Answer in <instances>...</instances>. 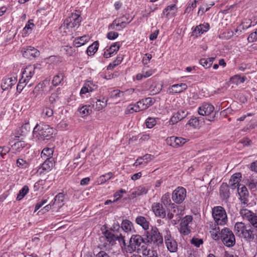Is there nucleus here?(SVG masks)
I'll use <instances>...</instances> for the list:
<instances>
[{
	"label": "nucleus",
	"mask_w": 257,
	"mask_h": 257,
	"mask_svg": "<svg viewBox=\"0 0 257 257\" xmlns=\"http://www.w3.org/2000/svg\"><path fill=\"white\" fill-rule=\"evenodd\" d=\"M55 130L47 124L43 123L37 124L33 132V136L39 140H49Z\"/></svg>",
	"instance_id": "f257e3e1"
},
{
	"label": "nucleus",
	"mask_w": 257,
	"mask_h": 257,
	"mask_svg": "<svg viewBox=\"0 0 257 257\" xmlns=\"http://www.w3.org/2000/svg\"><path fill=\"white\" fill-rule=\"evenodd\" d=\"M80 22V15L73 13L71 16L65 20L63 24L60 27V32L63 34L72 32L79 26Z\"/></svg>",
	"instance_id": "f03ea898"
},
{
	"label": "nucleus",
	"mask_w": 257,
	"mask_h": 257,
	"mask_svg": "<svg viewBox=\"0 0 257 257\" xmlns=\"http://www.w3.org/2000/svg\"><path fill=\"white\" fill-rule=\"evenodd\" d=\"M234 231L237 236L246 241H250L253 238V230L251 228L247 229L245 224L242 222L235 223Z\"/></svg>",
	"instance_id": "7ed1b4c3"
},
{
	"label": "nucleus",
	"mask_w": 257,
	"mask_h": 257,
	"mask_svg": "<svg viewBox=\"0 0 257 257\" xmlns=\"http://www.w3.org/2000/svg\"><path fill=\"white\" fill-rule=\"evenodd\" d=\"M212 215L216 225H224L228 221L226 212L225 209L220 206H215L212 208Z\"/></svg>",
	"instance_id": "20e7f679"
},
{
	"label": "nucleus",
	"mask_w": 257,
	"mask_h": 257,
	"mask_svg": "<svg viewBox=\"0 0 257 257\" xmlns=\"http://www.w3.org/2000/svg\"><path fill=\"white\" fill-rule=\"evenodd\" d=\"M221 239L223 244L227 247L233 246L235 243L234 234L228 228H224L221 230Z\"/></svg>",
	"instance_id": "39448f33"
},
{
	"label": "nucleus",
	"mask_w": 257,
	"mask_h": 257,
	"mask_svg": "<svg viewBox=\"0 0 257 257\" xmlns=\"http://www.w3.org/2000/svg\"><path fill=\"white\" fill-rule=\"evenodd\" d=\"M164 241L168 251L170 252H176L178 250V244L176 241L172 236L168 228L164 230Z\"/></svg>",
	"instance_id": "423d86ee"
},
{
	"label": "nucleus",
	"mask_w": 257,
	"mask_h": 257,
	"mask_svg": "<svg viewBox=\"0 0 257 257\" xmlns=\"http://www.w3.org/2000/svg\"><path fill=\"white\" fill-rule=\"evenodd\" d=\"M146 236L149 242L157 244L163 243V237L159 232L158 229L155 226L152 227L150 230L147 232Z\"/></svg>",
	"instance_id": "0eeeda50"
},
{
	"label": "nucleus",
	"mask_w": 257,
	"mask_h": 257,
	"mask_svg": "<svg viewBox=\"0 0 257 257\" xmlns=\"http://www.w3.org/2000/svg\"><path fill=\"white\" fill-rule=\"evenodd\" d=\"M125 20L127 18L123 16L115 19L112 23L108 26V29L116 31H121L126 27V25L129 24L132 20H131L129 22H125Z\"/></svg>",
	"instance_id": "6e6552de"
},
{
	"label": "nucleus",
	"mask_w": 257,
	"mask_h": 257,
	"mask_svg": "<svg viewBox=\"0 0 257 257\" xmlns=\"http://www.w3.org/2000/svg\"><path fill=\"white\" fill-rule=\"evenodd\" d=\"M104 237L109 244L113 245L116 240H118L120 243L125 245L124 236L121 234H114L113 232L106 230L104 233Z\"/></svg>",
	"instance_id": "1a4fd4ad"
},
{
	"label": "nucleus",
	"mask_w": 257,
	"mask_h": 257,
	"mask_svg": "<svg viewBox=\"0 0 257 257\" xmlns=\"http://www.w3.org/2000/svg\"><path fill=\"white\" fill-rule=\"evenodd\" d=\"M193 217L187 215L181 220L180 226V232L183 235H188L190 232V227L192 223Z\"/></svg>",
	"instance_id": "9d476101"
},
{
	"label": "nucleus",
	"mask_w": 257,
	"mask_h": 257,
	"mask_svg": "<svg viewBox=\"0 0 257 257\" xmlns=\"http://www.w3.org/2000/svg\"><path fill=\"white\" fill-rule=\"evenodd\" d=\"M186 197V190L183 187H177L172 193V200L176 203H181Z\"/></svg>",
	"instance_id": "9b49d317"
},
{
	"label": "nucleus",
	"mask_w": 257,
	"mask_h": 257,
	"mask_svg": "<svg viewBox=\"0 0 257 257\" xmlns=\"http://www.w3.org/2000/svg\"><path fill=\"white\" fill-rule=\"evenodd\" d=\"M144 244V240L143 237L140 235H132L130 238V249H128L129 251H134L136 250H140V247H143L142 244Z\"/></svg>",
	"instance_id": "f8f14e48"
},
{
	"label": "nucleus",
	"mask_w": 257,
	"mask_h": 257,
	"mask_svg": "<svg viewBox=\"0 0 257 257\" xmlns=\"http://www.w3.org/2000/svg\"><path fill=\"white\" fill-rule=\"evenodd\" d=\"M238 194L239 196L240 204L246 207L248 204L249 193L246 187L243 185H239L238 187Z\"/></svg>",
	"instance_id": "ddd939ff"
},
{
	"label": "nucleus",
	"mask_w": 257,
	"mask_h": 257,
	"mask_svg": "<svg viewBox=\"0 0 257 257\" xmlns=\"http://www.w3.org/2000/svg\"><path fill=\"white\" fill-rule=\"evenodd\" d=\"M17 82V77L15 75H9L4 77L2 81L1 88L5 91L9 90Z\"/></svg>",
	"instance_id": "4468645a"
},
{
	"label": "nucleus",
	"mask_w": 257,
	"mask_h": 257,
	"mask_svg": "<svg viewBox=\"0 0 257 257\" xmlns=\"http://www.w3.org/2000/svg\"><path fill=\"white\" fill-rule=\"evenodd\" d=\"M186 142L187 141L185 139L175 136L167 138L166 139L167 145L174 148L180 147L185 144Z\"/></svg>",
	"instance_id": "2eb2a0df"
},
{
	"label": "nucleus",
	"mask_w": 257,
	"mask_h": 257,
	"mask_svg": "<svg viewBox=\"0 0 257 257\" xmlns=\"http://www.w3.org/2000/svg\"><path fill=\"white\" fill-rule=\"evenodd\" d=\"M152 210L157 217L164 218L166 217V210L163 206L162 203L154 202L152 205Z\"/></svg>",
	"instance_id": "dca6fc26"
},
{
	"label": "nucleus",
	"mask_w": 257,
	"mask_h": 257,
	"mask_svg": "<svg viewBox=\"0 0 257 257\" xmlns=\"http://www.w3.org/2000/svg\"><path fill=\"white\" fill-rule=\"evenodd\" d=\"M214 107L208 103H203L198 108V112L201 115H210L214 111Z\"/></svg>",
	"instance_id": "f3484780"
},
{
	"label": "nucleus",
	"mask_w": 257,
	"mask_h": 257,
	"mask_svg": "<svg viewBox=\"0 0 257 257\" xmlns=\"http://www.w3.org/2000/svg\"><path fill=\"white\" fill-rule=\"evenodd\" d=\"M35 71V68L34 65L27 66L22 72L23 80L28 82L34 75Z\"/></svg>",
	"instance_id": "a211bd4d"
},
{
	"label": "nucleus",
	"mask_w": 257,
	"mask_h": 257,
	"mask_svg": "<svg viewBox=\"0 0 257 257\" xmlns=\"http://www.w3.org/2000/svg\"><path fill=\"white\" fill-rule=\"evenodd\" d=\"M188 115V112L185 110H180L174 113L170 119V124H174L182 119L185 118Z\"/></svg>",
	"instance_id": "6ab92c4d"
},
{
	"label": "nucleus",
	"mask_w": 257,
	"mask_h": 257,
	"mask_svg": "<svg viewBox=\"0 0 257 257\" xmlns=\"http://www.w3.org/2000/svg\"><path fill=\"white\" fill-rule=\"evenodd\" d=\"M120 47L119 42L114 43L111 45L108 48L105 49L104 52V57L108 58L115 55L118 51Z\"/></svg>",
	"instance_id": "aec40b11"
},
{
	"label": "nucleus",
	"mask_w": 257,
	"mask_h": 257,
	"mask_svg": "<svg viewBox=\"0 0 257 257\" xmlns=\"http://www.w3.org/2000/svg\"><path fill=\"white\" fill-rule=\"evenodd\" d=\"M23 55L27 58L35 57L39 55V52L35 48L31 46H28L23 48L22 50Z\"/></svg>",
	"instance_id": "412c9836"
},
{
	"label": "nucleus",
	"mask_w": 257,
	"mask_h": 257,
	"mask_svg": "<svg viewBox=\"0 0 257 257\" xmlns=\"http://www.w3.org/2000/svg\"><path fill=\"white\" fill-rule=\"evenodd\" d=\"M161 202L165 206H169L170 207H172L174 212L178 210V206L172 203L169 193H166L162 196Z\"/></svg>",
	"instance_id": "4be33fe9"
},
{
	"label": "nucleus",
	"mask_w": 257,
	"mask_h": 257,
	"mask_svg": "<svg viewBox=\"0 0 257 257\" xmlns=\"http://www.w3.org/2000/svg\"><path fill=\"white\" fill-rule=\"evenodd\" d=\"M96 89V85L93 84L92 81H88L84 84L80 91V95L83 97V95L86 93L92 92Z\"/></svg>",
	"instance_id": "5701e85b"
},
{
	"label": "nucleus",
	"mask_w": 257,
	"mask_h": 257,
	"mask_svg": "<svg viewBox=\"0 0 257 257\" xmlns=\"http://www.w3.org/2000/svg\"><path fill=\"white\" fill-rule=\"evenodd\" d=\"M241 174L240 173L234 174L230 178L229 181V185L232 189H235L239 186V182L241 180Z\"/></svg>",
	"instance_id": "b1692460"
},
{
	"label": "nucleus",
	"mask_w": 257,
	"mask_h": 257,
	"mask_svg": "<svg viewBox=\"0 0 257 257\" xmlns=\"http://www.w3.org/2000/svg\"><path fill=\"white\" fill-rule=\"evenodd\" d=\"M187 88V85L185 83L174 84L169 88V92L171 94L181 93Z\"/></svg>",
	"instance_id": "393cba45"
},
{
	"label": "nucleus",
	"mask_w": 257,
	"mask_h": 257,
	"mask_svg": "<svg viewBox=\"0 0 257 257\" xmlns=\"http://www.w3.org/2000/svg\"><path fill=\"white\" fill-rule=\"evenodd\" d=\"M107 99H105L104 98L101 99H97L95 101L93 100L92 101V107L94 109L97 111L102 110L107 105Z\"/></svg>",
	"instance_id": "a878e982"
},
{
	"label": "nucleus",
	"mask_w": 257,
	"mask_h": 257,
	"mask_svg": "<svg viewBox=\"0 0 257 257\" xmlns=\"http://www.w3.org/2000/svg\"><path fill=\"white\" fill-rule=\"evenodd\" d=\"M212 238L214 240H218L221 238V231L218 225L212 224L210 231Z\"/></svg>",
	"instance_id": "bb28decb"
},
{
	"label": "nucleus",
	"mask_w": 257,
	"mask_h": 257,
	"mask_svg": "<svg viewBox=\"0 0 257 257\" xmlns=\"http://www.w3.org/2000/svg\"><path fill=\"white\" fill-rule=\"evenodd\" d=\"M49 82L48 80H44L42 82L39 83L34 88V90L31 93L33 96L36 97L38 96L40 91H44L45 87L47 85L49 84Z\"/></svg>",
	"instance_id": "cd10ccee"
},
{
	"label": "nucleus",
	"mask_w": 257,
	"mask_h": 257,
	"mask_svg": "<svg viewBox=\"0 0 257 257\" xmlns=\"http://www.w3.org/2000/svg\"><path fill=\"white\" fill-rule=\"evenodd\" d=\"M122 229L125 233H132L135 230L133 223L127 219L123 220L121 224Z\"/></svg>",
	"instance_id": "c85d7f7f"
},
{
	"label": "nucleus",
	"mask_w": 257,
	"mask_h": 257,
	"mask_svg": "<svg viewBox=\"0 0 257 257\" xmlns=\"http://www.w3.org/2000/svg\"><path fill=\"white\" fill-rule=\"evenodd\" d=\"M229 187L226 183H222L220 187V195L222 200H227L229 197Z\"/></svg>",
	"instance_id": "c756f323"
},
{
	"label": "nucleus",
	"mask_w": 257,
	"mask_h": 257,
	"mask_svg": "<svg viewBox=\"0 0 257 257\" xmlns=\"http://www.w3.org/2000/svg\"><path fill=\"white\" fill-rule=\"evenodd\" d=\"M148 189L145 186H140L132 191V196L133 197L143 195L147 193Z\"/></svg>",
	"instance_id": "7c9ffc66"
},
{
	"label": "nucleus",
	"mask_w": 257,
	"mask_h": 257,
	"mask_svg": "<svg viewBox=\"0 0 257 257\" xmlns=\"http://www.w3.org/2000/svg\"><path fill=\"white\" fill-rule=\"evenodd\" d=\"M90 39L88 35H84L82 37H78L75 39L73 41L74 45L76 47L85 45Z\"/></svg>",
	"instance_id": "2f4dec72"
},
{
	"label": "nucleus",
	"mask_w": 257,
	"mask_h": 257,
	"mask_svg": "<svg viewBox=\"0 0 257 257\" xmlns=\"http://www.w3.org/2000/svg\"><path fill=\"white\" fill-rule=\"evenodd\" d=\"M209 29V25L208 24L199 25L195 27L193 31L194 35H201L207 32Z\"/></svg>",
	"instance_id": "473e14b6"
},
{
	"label": "nucleus",
	"mask_w": 257,
	"mask_h": 257,
	"mask_svg": "<svg viewBox=\"0 0 257 257\" xmlns=\"http://www.w3.org/2000/svg\"><path fill=\"white\" fill-rule=\"evenodd\" d=\"M136 222L141 226L145 230H148L149 228V222L147 219L142 216H139L136 218Z\"/></svg>",
	"instance_id": "72a5a7b5"
},
{
	"label": "nucleus",
	"mask_w": 257,
	"mask_h": 257,
	"mask_svg": "<svg viewBox=\"0 0 257 257\" xmlns=\"http://www.w3.org/2000/svg\"><path fill=\"white\" fill-rule=\"evenodd\" d=\"M54 150L53 148H45L42 151L41 157L43 159H53L52 156Z\"/></svg>",
	"instance_id": "f704fd0d"
},
{
	"label": "nucleus",
	"mask_w": 257,
	"mask_h": 257,
	"mask_svg": "<svg viewBox=\"0 0 257 257\" xmlns=\"http://www.w3.org/2000/svg\"><path fill=\"white\" fill-rule=\"evenodd\" d=\"M241 208L240 209L239 214L244 220L248 221L254 213L249 210L245 208L243 205H241Z\"/></svg>",
	"instance_id": "c9c22d12"
},
{
	"label": "nucleus",
	"mask_w": 257,
	"mask_h": 257,
	"mask_svg": "<svg viewBox=\"0 0 257 257\" xmlns=\"http://www.w3.org/2000/svg\"><path fill=\"white\" fill-rule=\"evenodd\" d=\"M246 184L251 192L256 191L257 190V178L253 177H249L247 179Z\"/></svg>",
	"instance_id": "e433bc0d"
},
{
	"label": "nucleus",
	"mask_w": 257,
	"mask_h": 257,
	"mask_svg": "<svg viewBox=\"0 0 257 257\" xmlns=\"http://www.w3.org/2000/svg\"><path fill=\"white\" fill-rule=\"evenodd\" d=\"M45 161L41 166V169L45 171H49L52 168L54 161V159H44Z\"/></svg>",
	"instance_id": "4c0bfd02"
},
{
	"label": "nucleus",
	"mask_w": 257,
	"mask_h": 257,
	"mask_svg": "<svg viewBox=\"0 0 257 257\" xmlns=\"http://www.w3.org/2000/svg\"><path fill=\"white\" fill-rule=\"evenodd\" d=\"M122 91L118 89L113 90L110 92L109 96L113 100H122Z\"/></svg>",
	"instance_id": "58836bf2"
},
{
	"label": "nucleus",
	"mask_w": 257,
	"mask_h": 257,
	"mask_svg": "<svg viewBox=\"0 0 257 257\" xmlns=\"http://www.w3.org/2000/svg\"><path fill=\"white\" fill-rule=\"evenodd\" d=\"M98 48V43L95 41L87 48L86 53L89 56L93 55L97 51Z\"/></svg>",
	"instance_id": "ea45409f"
},
{
	"label": "nucleus",
	"mask_w": 257,
	"mask_h": 257,
	"mask_svg": "<svg viewBox=\"0 0 257 257\" xmlns=\"http://www.w3.org/2000/svg\"><path fill=\"white\" fill-rule=\"evenodd\" d=\"M113 177V174L109 172L104 175L100 176L97 179V183L99 184H102L106 182L107 181L110 180Z\"/></svg>",
	"instance_id": "a19ab883"
},
{
	"label": "nucleus",
	"mask_w": 257,
	"mask_h": 257,
	"mask_svg": "<svg viewBox=\"0 0 257 257\" xmlns=\"http://www.w3.org/2000/svg\"><path fill=\"white\" fill-rule=\"evenodd\" d=\"M134 89H128L122 91V100L127 101L134 97Z\"/></svg>",
	"instance_id": "79ce46f5"
},
{
	"label": "nucleus",
	"mask_w": 257,
	"mask_h": 257,
	"mask_svg": "<svg viewBox=\"0 0 257 257\" xmlns=\"http://www.w3.org/2000/svg\"><path fill=\"white\" fill-rule=\"evenodd\" d=\"M142 254L145 257H159L158 252L156 250L150 249H143Z\"/></svg>",
	"instance_id": "37998d69"
},
{
	"label": "nucleus",
	"mask_w": 257,
	"mask_h": 257,
	"mask_svg": "<svg viewBox=\"0 0 257 257\" xmlns=\"http://www.w3.org/2000/svg\"><path fill=\"white\" fill-rule=\"evenodd\" d=\"M163 84L154 83L150 87V91L152 94H156L159 93L162 89Z\"/></svg>",
	"instance_id": "c03bdc74"
},
{
	"label": "nucleus",
	"mask_w": 257,
	"mask_h": 257,
	"mask_svg": "<svg viewBox=\"0 0 257 257\" xmlns=\"http://www.w3.org/2000/svg\"><path fill=\"white\" fill-rule=\"evenodd\" d=\"M246 78L239 75H235L230 79V82L236 85H238L244 82Z\"/></svg>",
	"instance_id": "a18cd8bd"
},
{
	"label": "nucleus",
	"mask_w": 257,
	"mask_h": 257,
	"mask_svg": "<svg viewBox=\"0 0 257 257\" xmlns=\"http://www.w3.org/2000/svg\"><path fill=\"white\" fill-rule=\"evenodd\" d=\"M64 79V75L63 73H59L56 75L52 80V84L54 86H57L61 84Z\"/></svg>",
	"instance_id": "49530a36"
},
{
	"label": "nucleus",
	"mask_w": 257,
	"mask_h": 257,
	"mask_svg": "<svg viewBox=\"0 0 257 257\" xmlns=\"http://www.w3.org/2000/svg\"><path fill=\"white\" fill-rule=\"evenodd\" d=\"M250 224L252 226L253 233L257 232V215L254 214L248 220Z\"/></svg>",
	"instance_id": "de8ad7c7"
},
{
	"label": "nucleus",
	"mask_w": 257,
	"mask_h": 257,
	"mask_svg": "<svg viewBox=\"0 0 257 257\" xmlns=\"http://www.w3.org/2000/svg\"><path fill=\"white\" fill-rule=\"evenodd\" d=\"M60 89L57 88V90L51 94L49 97V101L51 104H53L59 99V95L60 94Z\"/></svg>",
	"instance_id": "09e8293b"
},
{
	"label": "nucleus",
	"mask_w": 257,
	"mask_h": 257,
	"mask_svg": "<svg viewBox=\"0 0 257 257\" xmlns=\"http://www.w3.org/2000/svg\"><path fill=\"white\" fill-rule=\"evenodd\" d=\"M91 112V107L90 105H85L79 109V112L83 116L90 114Z\"/></svg>",
	"instance_id": "8fccbe9b"
},
{
	"label": "nucleus",
	"mask_w": 257,
	"mask_h": 257,
	"mask_svg": "<svg viewBox=\"0 0 257 257\" xmlns=\"http://www.w3.org/2000/svg\"><path fill=\"white\" fill-rule=\"evenodd\" d=\"M29 188L27 186H24L20 191L17 195V199L19 201L21 200L28 193Z\"/></svg>",
	"instance_id": "3c124183"
},
{
	"label": "nucleus",
	"mask_w": 257,
	"mask_h": 257,
	"mask_svg": "<svg viewBox=\"0 0 257 257\" xmlns=\"http://www.w3.org/2000/svg\"><path fill=\"white\" fill-rule=\"evenodd\" d=\"M188 124L194 128H197L199 125V119L196 117H192L188 121Z\"/></svg>",
	"instance_id": "603ef678"
},
{
	"label": "nucleus",
	"mask_w": 257,
	"mask_h": 257,
	"mask_svg": "<svg viewBox=\"0 0 257 257\" xmlns=\"http://www.w3.org/2000/svg\"><path fill=\"white\" fill-rule=\"evenodd\" d=\"M157 123L155 118L149 117L146 120V126L148 128H151L153 127Z\"/></svg>",
	"instance_id": "864d4df0"
},
{
	"label": "nucleus",
	"mask_w": 257,
	"mask_h": 257,
	"mask_svg": "<svg viewBox=\"0 0 257 257\" xmlns=\"http://www.w3.org/2000/svg\"><path fill=\"white\" fill-rule=\"evenodd\" d=\"M122 58L118 57L112 63H110L109 65L107 66L108 70H112L114 68H115L116 66L120 64L122 61Z\"/></svg>",
	"instance_id": "5fc2aeb1"
},
{
	"label": "nucleus",
	"mask_w": 257,
	"mask_h": 257,
	"mask_svg": "<svg viewBox=\"0 0 257 257\" xmlns=\"http://www.w3.org/2000/svg\"><path fill=\"white\" fill-rule=\"evenodd\" d=\"M28 82L26 81L23 80V78L21 77L19 82L17 86V90L19 93H20L26 86V84Z\"/></svg>",
	"instance_id": "6e6d98bb"
},
{
	"label": "nucleus",
	"mask_w": 257,
	"mask_h": 257,
	"mask_svg": "<svg viewBox=\"0 0 257 257\" xmlns=\"http://www.w3.org/2000/svg\"><path fill=\"white\" fill-rule=\"evenodd\" d=\"M155 72V70L150 68L148 66H144L142 69V72L147 78L151 76Z\"/></svg>",
	"instance_id": "4d7b16f0"
},
{
	"label": "nucleus",
	"mask_w": 257,
	"mask_h": 257,
	"mask_svg": "<svg viewBox=\"0 0 257 257\" xmlns=\"http://www.w3.org/2000/svg\"><path fill=\"white\" fill-rule=\"evenodd\" d=\"M64 199V194L63 193H59L55 196L54 200L51 202V203H52L53 205H54L55 203L59 204L62 203Z\"/></svg>",
	"instance_id": "13d9d810"
},
{
	"label": "nucleus",
	"mask_w": 257,
	"mask_h": 257,
	"mask_svg": "<svg viewBox=\"0 0 257 257\" xmlns=\"http://www.w3.org/2000/svg\"><path fill=\"white\" fill-rule=\"evenodd\" d=\"M34 24L31 22V20H29L28 22V24L26 25V26L23 30L24 34H27L30 33L32 30V28L33 27H34Z\"/></svg>",
	"instance_id": "bf43d9fd"
},
{
	"label": "nucleus",
	"mask_w": 257,
	"mask_h": 257,
	"mask_svg": "<svg viewBox=\"0 0 257 257\" xmlns=\"http://www.w3.org/2000/svg\"><path fill=\"white\" fill-rule=\"evenodd\" d=\"M177 10V8L175 5H172L171 6H169L167 7L164 11V13L165 12H167V15H168L170 13L171 14H174Z\"/></svg>",
	"instance_id": "052dcab7"
},
{
	"label": "nucleus",
	"mask_w": 257,
	"mask_h": 257,
	"mask_svg": "<svg viewBox=\"0 0 257 257\" xmlns=\"http://www.w3.org/2000/svg\"><path fill=\"white\" fill-rule=\"evenodd\" d=\"M251 24L252 22L250 20H245L242 22L240 27H241L242 29L245 30L250 28L251 26Z\"/></svg>",
	"instance_id": "680f3d73"
},
{
	"label": "nucleus",
	"mask_w": 257,
	"mask_h": 257,
	"mask_svg": "<svg viewBox=\"0 0 257 257\" xmlns=\"http://www.w3.org/2000/svg\"><path fill=\"white\" fill-rule=\"evenodd\" d=\"M206 58H202L200 60V64L205 69L210 68L211 66V63Z\"/></svg>",
	"instance_id": "e2e57ef3"
},
{
	"label": "nucleus",
	"mask_w": 257,
	"mask_h": 257,
	"mask_svg": "<svg viewBox=\"0 0 257 257\" xmlns=\"http://www.w3.org/2000/svg\"><path fill=\"white\" fill-rule=\"evenodd\" d=\"M64 50L70 56H72L76 54L75 49L71 46H65L64 47Z\"/></svg>",
	"instance_id": "0e129e2a"
},
{
	"label": "nucleus",
	"mask_w": 257,
	"mask_h": 257,
	"mask_svg": "<svg viewBox=\"0 0 257 257\" xmlns=\"http://www.w3.org/2000/svg\"><path fill=\"white\" fill-rule=\"evenodd\" d=\"M9 149L5 147L0 146V162L3 161L4 156L9 153Z\"/></svg>",
	"instance_id": "69168bd1"
},
{
	"label": "nucleus",
	"mask_w": 257,
	"mask_h": 257,
	"mask_svg": "<svg viewBox=\"0 0 257 257\" xmlns=\"http://www.w3.org/2000/svg\"><path fill=\"white\" fill-rule=\"evenodd\" d=\"M152 55L149 53H147L145 55L142 60L143 63L144 64V66H148V64L149 63L150 60L152 59Z\"/></svg>",
	"instance_id": "338daca9"
},
{
	"label": "nucleus",
	"mask_w": 257,
	"mask_h": 257,
	"mask_svg": "<svg viewBox=\"0 0 257 257\" xmlns=\"http://www.w3.org/2000/svg\"><path fill=\"white\" fill-rule=\"evenodd\" d=\"M43 114L46 116L50 117L53 114V110L49 107H45L43 110Z\"/></svg>",
	"instance_id": "774afa93"
}]
</instances>
